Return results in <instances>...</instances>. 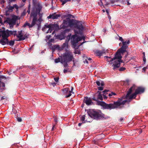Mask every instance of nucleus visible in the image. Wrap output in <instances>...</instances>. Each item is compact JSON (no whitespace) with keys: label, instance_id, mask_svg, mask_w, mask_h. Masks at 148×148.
I'll return each instance as SVG.
<instances>
[{"label":"nucleus","instance_id":"nucleus-1","mask_svg":"<svg viewBox=\"0 0 148 148\" xmlns=\"http://www.w3.org/2000/svg\"><path fill=\"white\" fill-rule=\"evenodd\" d=\"M41 7L38 5V7L36 8L35 11H32L30 14V16L32 18V21L31 24L27 22L25 23V25L28 26L29 28L32 27L35 25L37 26L38 30H39L41 28V22L42 20L41 17H40L38 19L37 15L38 13H39L41 9Z\"/></svg>","mask_w":148,"mask_h":148},{"label":"nucleus","instance_id":"nucleus-2","mask_svg":"<svg viewBox=\"0 0 148 148\" xmlns=\"http://www.w3.org/2000/svg\"><path fill=\"white\" fill-rule=\"evenodd\" d=\"M120 49L116 52L115 55L114 57L113 58H111V57H108L105 56V58H107V61L109 62V64L112 65V66H113V69L114 70L116 69L119 67L120 66V62H122L121 58L122 57L121 56V53H123L120 52Z\"/></svg>","mask_w":148,"mask_h":148},{"label":"nucleus","instance_id":"nucleus-3","mask_svg":"<svg viewBox=\"0 0 148 148\" xmlns=\"http://www.w3.org/2000/svg\"><path fill=\"white\" fill-rule=\"evenodd\" d=\"M88 115L92 118L98 120L105 118V115L100 111H96L90 110L88 111Z\"/></svg>","mask_w":148,"mask_h":148},{"label":"nucleus","instance_id":"nucleus-4","mask_svg":"<svg viewBox=\"0 0 148 148\" xmlns=\"http://www.w3.org/2000/svg\"><path fill=\"white\" fill-rule=\"evenodd\" d=\"M78 33L77 31H75V34L73 35L71 38V44L73 46L74 48L76 47L77 44L82 39L85 40V38L84 36L80 37L77 35Z\"/></svg>","mask_w":148,"mask_h":148},{"label":"nucleus","instance_id":"nucleus-5","mask_svg":"<svg viewBox=\"0 0 148 148\" xmlns=\"http://www.w3.org/2000/svg\"><path fill=\"white\" fill-rule=\"evenodd\" d=\"M136 88V86L135 85H133V86L131 87L129 90L127 91V93L126 96V98L127 99H128L129 100V102H130L131 100L133 98H135L136 97L137 95L138 94L137 93L136 91L134 93L132 94L130 96V95L132 93V91L135 90Z\"/></svg>","mask_w":148,"mask_h":148},{"label":"nucleus","instance_id":"nucleus-6","mask_svg":"<svg viewBox=\"0 0 148 148\" xmlns=\"http://www.w3.org/2000/svg\"><path fill=\"white\" fill-rule=\"evenodd\" d=\"M97 105L102 106L104 109L111 110L116 108L115 101L113 104H107L104 101H98Z\"/></svg>","mask_w":148,"mask_h":148},{"label":"nucleus","instance_id":"nucleus-7","mask_svg":"<svg viewBox=\"0 0 148 148\" xmlns=\"http://www.w3.org/2000/svg\"><path fill=\"white\" fill-rule=\"evenodd\" d=\"M8 29L1 30L0 29V43H5V41L7 40L9 36Z\"/></svg>","mask_w":148,"mask_h":148},{"label":"nucleus","instance_id":"nucleus-8","mask_svg":"<svg viewBox=\"0 0 148 148\" xmlns=\"http://www.w3.org/2000/svg\"><path fill=\"white\" fill-rule=\"evenodd\" d=\"M74 58L73 54L70 51L67 52L63 54L62 57L61 58L62 62H70L73 61L74 62Z\"/></svg>","mask_w":148,"mask_h":148},{"label":"nucleus","instance_id":"nucleus-9","mask_svg":"<svg viewBox=\"0 0 148 148\" xmlns=\"http://www.w3.org/2000/svg\"><path fill=\"white\" fill-rule=\"evenodd\" d=\"M119 40L122 42L123 44L122 46L120 49V51L122 53H124L127 51L126 49L128 47L129 44L130 42V40H128L127 41H125L121 37H119Z\"/></svg>","mask_w":148,"mask_h":148},{"label":"nucleus","instance_id":"nucleus-10","mask_svg":"<svg viewBox=\"0 0 148 148\" xmlns=\"http://www.w3.org/2000/svg\"><path fill=\"white\" fill-rule=\"evenodd\" d=\"M17 19L18 17L16 15H13L12 18H7L6 20L4 21V23H8L10 25V27H11V25H12V27H13L14 25L15 24Z\"/></svg>","mask_w":148,"mask_h":148},{"label":"nucleus","instance_id":"nucleus-11","mask_svg":"<svg viewBox=\"0 0 148 148\" xmlns=\"http://www.w3.org/2000/svg\"><path fill=\"white\" fill-rule=\"evenodd\" d=\"M74 27L75 28L74 29L75 33V31L77 32L78 34H80L82 33V31L84 29V27L81 22L76 21Z\"/></svg>","mask_w":148,"mask_h":148},{"label":"nucleus","instance_id":"nucleus-12","mask_svg":"<svg viewBox=\"0 0 148 148\" xmlns=\"http://www.w3.org/2000/svg\"><path fill=\"white\" fill-rule=\"evenodd\" d=\"M22 32V30L18 32V35L16 34V36L17 38H19V39L18 40H15L16 41H20L23 40L25 39V38L23 36V34Z\"/></svg>","mask_w":148,"mask_h":148},{"label":"nucleus","instance_id":"nucleus-13","mask_svg":"<svg viewBox=\"0 0 148 148\" xmlns=\"http://www.w3.org/2000/svg\"><path fill=\"white\" fill-rule=\"evenodd\" d=\"M84 102L86 103V105L88 106L92 105L93 102L90 97H85L84 99Z\"/></svg>","mask_w":148,"mask_h":148},{"label":"nucleus","instance_id":"nucleus-14","mask_svg":"<svg viewBox=\"0 0 148 148\" xmlns=\"http://www.w3.org/2000/svg\"><path fill=\"white\" fill-rule=\"evenodd\" d=\"M69 26V21L68 20L67 18L66 19L63 20V23L60 27L61 28L64 29Z\"/></svg>","mask_w":148,"mask_h":148},{"label":"nucleus","instance_id":"nucleus-15","mask_svg":"<svg viewBox=\"0 0 148 148\" xmlns=\"http://www.w3.org/2000/svg\"><path fill=\"white\" fill-rule=\"evenodd\" d=\"M129 100L128 99H127V100H124L122 102H121L119 101L116 102L115 101V103L116 104V108H117L118 106H120L121 105L124 104L127 101H128L129 102Z\"/></svg>","mask_w":148,"mask_h":148},{"label":"nucleus","instance_id":"nucleus-16","mask_svg":"<svg viewBox=\"0 0 148 148\" xmlns=\"http://www.w3.org/2000/svg\"><path fill=\"white\" fill-rule=\"evenodd\" d=\"M135 91L138 94H140L144 92L145 91V88L143 87L139 86L135 90Z\"/></svg>","mask_w":148,"mask_h":148},{"label":"nucleus","instance_id":"nucleus-17","mask_svg":"<svg viewBox=\"0 0 148 148\" xmlns=\"http://www.w3.org/2000/svg\"><path fill=\"white\" fill-rule=\"evenodd\" d=\"M5 43H2L1 44L3 45L7 44L11 46H12L14 44V40H11L10 41H9L8 39L7 40L5 41Z\"/></svg>","mask_w":148,"mask_h":148},{"label":"nucleus","instance_id":"nucleus-18","mask_svg":"<svg viewBox=\"0 0 148 148\" xmlns=\"http://www.w3.org/2000/svg\"><path fill=\"white\" fill-rule=\"evenodd\" d=\"M67 19L69 21V26H74V27L76 23V22H74V19H72L70 20L69 18H67Z\"/></svg>","mask_w":148,"mask_h":148},{"label":"nucleus","instance_id":"nucleus-19","mask_svg":"<svg viewBox=\"0 0 148 148\" xmlns=\"http://www.w3.org/2000/svg\"><path fill=\"white\" fill-rule=\"evenodd\" d=\"M5 84L4 82H0V92H2L5 90Z\"/></svg>","mask_w":148,"mask_h":148},{"label":"nucleus","instance_id":"nucleus-20","mask_svg":"<svg viewBox=\"0 0 148 148\" xmlns=\"http://www.w3.org/2000/svg\"><path fill=\"white\" fill-rule=\"evenodd\" d=\"M95 53L98 56H101L103 54L105 53V52L104 51L97 50L95 51Z\"/></svg>","mask_w":148,"mask_h":148},{"label":"nucleus","instance_id":"nucleus-21","mask_svg":"<svg viewBox=\"0 0 148 148\" xmlns=\"http://www.w3.org/2000/svg\"><path fill=\"white\" fill-rule=\"evenodd\" d=\"M109 91L107 90H105L103 91L102 92L103 93V96L104 99H106L107 98V97L106 96L107 94H108V92Z\"/></svg>","mask_w":148,"mask_h":148},{"label":"nucleus","instance_id":"nucleus-22","mask_svg":"<svg viewBox=\"0 0 148 148\" xmlns=\"http://www.w3.org/2000/svg\"><path fill=\"white\" fill-rule=\"evenodd\" d=\"M8 33L9 34V36L10 35H13L14 36H15L17 34V31L16 30L15 31H10L8 29Z\"/></svg>","mask_w":148,"mask_h":148},{"label":"nucleus","instance_id":"nucleus-23","mask_svg":"<svg viewBox=\"0 0 148 148\" xmlns=\"http://www.w3.org/2000/svg\"><path fill=\"white\" fill-rule=\"evenodd\" d=\"M57 26H58V25L57 24L55 25L49 29L46 33H51L52 30L54 29V28Z\"/></svg>","mask_w":148,"mask_h":148},{"label":"nucleus","instance_id":"nucleus-24","mask_svg":"<svg viewBox=\"0 0 148 148\" xmlns=\"http://www.w3.org/2000/svg\"><path fill=\"white\" fill-rule=\"evenodd\" d=\"M98 92H99L98 95H97V99H100L101 101H102L103 100V98L102 96V95L101 94V92H99L98 91Z\"/></svg>","mask_w":148,"mask_h":148},{"label":"nucleus","instance_id":"nucleus-25","mask_svg":"<svg viewBox=\"0 0 148 148\" xmlns=\"http://www.w3.org/2000/svg\"><path fill=\"white\" fill-rule=\"evenodd\" d=\"M55 25H45V27H43L42 28V31H44L45 29V28H49V29L50 28H51L52 27H53V26H54Z\"/></svg>","mask_w":148,"mask_h":148},{"label":"nucleus","instance_id":"nucleus-26","mask_svg":"<svg viewBox=\"0 0 148 148\" xmlns=\"http://www.w3.org/2000/svg\"><path fill=\"white\" fill-rule=\"evenodd\" d=\"M65 36L64 34H63L62 33L58 36V39H60V40H62L65 38Z\"/></svg>","mask_w":148,"mask_h":148},{"label":"nucleus","instance_id":"nucleus-27","mask_svg":"<svg viewBox=\"0 0 148 148\" xmlns=\"http://www.w3.org/2000/svg\"><path fill=\"white\" fill-rule=\"evenodd\" d=\"M96 83L98 86H100V85H101L102 86H104V82L103 81H101V83H100V81H97L96 82Z\"/></svg>","mask_w":148,"mask_h":148},{"label":"nucleus","instance_id":"nucleus-28","mask_svg":"<svg viewBox=\"0 0 148 148\" xmlns=\"http://www.w3.org/2000/svg\"><path fill=\"white\" fill-rule=\"evenodd\" d=\"M8 10L6 12V15H8V14H7V13L9 11L12 12L13 11V10L14 9V7H13V6H11L10 5V6H9L8 8Z\"/></svg>","mask_w":148,"mask_h":148},{"label":"nucleus","instance_id":"nucleus-29","mask_svg":"<svg viewBox=\"0 0 148 148\" xmlns=\"http://www.w3.org/2000/svg\"><path fill=\"white\" fill-rule=\"evenodd\" d=\"M53 19H57L60 16V14H56L55 13H54L53 14Z\"/></svg>","mask_w":148,"mask_h":148},{"label":"nucleus","instance_id":"nucleus-30","mask_svg":"<svg viewBox=\"0 0 148 148\" xmlns=\"http://www.w3.org/2000/svg\"><path fill=\"white\" fill-rule=\"evenodd\" d=\"M59 47V45H56L53 46L51 47V49L53 51H54L57 48H58Z\"/></svg>","mask_w":148,"mask_h":148},{"label":"nucleus","instance_id":"nucleus-31","mask_svg":"<svg viewBox=\"0 0 148 148\" xmlns=\"http://www.w3.org/2000/svg\"><path fill=\"white\" fill-rule=\"evenodd\" d=\"M69 88H66L64 89L63 90V92L66 93L67 94L69 92Z\"/></svg>","mask_w":148,"mask_h":148},{"label":"nucleus","instance_id":"nucleus-32","mask_svg":"<svg viewBox=\"0 0 148 148\" xmlns=\"http://www.w3.org/2000/svg\"><path fill=\"white\" fill-rule=\"evenodd\" d=\"M69 30L68 29H65L61 33L62 34H64L65 36V34L69 32Z\"/></svg>","mask_w":148,"mask_h":148},{"label":"nucleus","instance_id":"nucleus-33","mask_svg":"<svg viewBox=\"0 0 148 148\" xmlns=\"http://www.w3.org/2000/svg\"><path fill=\"white\" fill-rule=\"evenodd\" d=\"M85 115H84L81 117V121L82 122H83V123H85V121H84L85 119Z\"/></svg>","mask_w":148,"mask_h":148},{"label":"nucleus","instance_id":"nucleus-34","mask_svg":"<svg viewBox=\"0 0 148 148\" xmlns=\"http://www.w3.org/2000/svg\"><path fill=\"white\" fill-rule=\"evenodd\" d=\"M62 62L64 64V67H67L68 66V64H67V62Z\"/></svg>","mask_w":148,"mask_h":148},{"label":"nucleus","instance_id":"nucleus-35","mask_svg":"<svg viewBox=\"0 0 148 148\" xmlns=\"http://www.w3.org/2000/svg\"><path fill=\"white\" fill-rule=\"evenodd\" d=\"M100 140L99 139H95L93 140V143L96 144H97V142L99 140Z\"/></svg>","mask_w":148,"mask_h":148},{"label":"nucleus","instance_id":"nucleus-36","mask_svg":"<svg viewBox=\"0 0 148 148\" xmlns=\"http://www.w3.org/2000/svg\"><path fill=\"white\" fill-rule=\"evenodd\" d=\"M6 79V78L4 76L2 75H0V82H1V79Z\"/></svg>","mask_w":148,"mask_h":148},{"label":"nucleus","instance_id":"nucleus-37","mask_svg":"<svg viewBox=\"0 0 148 148\" xmlns=\"http://www.w3.org/2000/svg\"><path fill=\"white\" fill-rule=\"evenodd\" d=\"M108 96H109L111 97V96H112V95H116V94L114 92H111L110 93H109L108 92Z\"/></svg>","mask_w":148,"mask_h":148},{"label":"nucleus","instance_id":"nucleus-38","mask_svg":"<svg viewBox=\"0 0 148 148\" xmlns=\"http://www.w3.org/2000/svg\"><path fill=\"white\" fill-rule=\"evenodd\" d=\"M71 91H69V92L68 93H69L68 95H66V96L65 97L67 98L70 97L71 95Z\"/></svg>","mask_w":148,"mask_h":148},{"label":"nucleus","instance_id":"nucleus-39","mask_svg":"<svg viewBox=\"0 0 148 148\" xmlns=\"http://www.w3.org/2000/svg\"><path fill=\"white\" fill-rule=\"evenodd\" d=\"M60 62V59L59 58H56L55 60V62L56 63H57Z\"/></svg>","mask_w":148,"mask_h":148},{"label":"nucleus","instance_id":"nucleus-40","mask_svg":"<svg viewBox=\"0 0 148 148\" xmlns=\"http://www.w3.org/2000/svg\"><path fill=\"white\" fill-rule=\"evenodd\" d=\"M70 1H71V0H62V4L64 5L67 2Z\"/></svg>","mask_w":148,"mask_h":148},{"label":"nucleus","instance_id":"nucleus-41","mask_svg":"<svg viewBox=\"0 0 148 148\" xmlns=\"http://www.w3.org/2000/svg\"><path fill=\"white\" fill-rule=\"evenodd\" d=\"M68 46V43L65 42L62 45V47L63 48H64L65 47H66Z\"/></svg>","mask_w":148,"mask_h":148},{"label":"nucleus","instance_id":"nucleus-42","mask_svg":"<svg viewBox=\"0 0 148 148\" xmlns=\"http://www.w3.org/2000/svg\"><path fill=\"white\" fill-rule=\"evenodd\" d=\"M16 119L17 121L19 122H21L22 121V119L21 117H17Z\"/></svg>","mask_w":148,"mask_h":148},{"label":"nucleus","instance_id":"nucleus-43","mask_svg":"<svg viewBox=\"0 0 148 148\" xmlns=\"http://www.w3.org/2000/svg\"><path fill=\"white\" fill-rule=\"evenodd\" d=\"M125 68L123 67H121L119 69V71H124L125 69Z\"/></svg>","mask_w":148,"mask_h":148},{"label":"nucleus","instance_id":"nucleus-44","mask_svg":"<svg viewBox=\"0 0 148 148\" xmlns=\"http://www.w3.org/2000/svg\"><path fill=\"white\" fill-rule=\"evenodd\" d=\"M54 79L55 81L56 82H57L58 81L59 78L58 77H55V78H54Z\"/></svg>","mask_w":148,"mask_h":148},{"label":"nucleus","instance_id":"nucleus-45","mask_svg":"<svg viewBox=\"0 0 148 148\" xmlns=\"http://www.w3.org/2000/svg\"><path fill=\"white\" fill-rule=\"evenodd\" d=\"M54 119L55 121L56 122H57L58 121V118L56 116L54 117Z\"/></svg>","mask_w":148,"mask_h":148},{"label":"nucleus","instance_id":"nucleus-46","mask_svg":"<svg viewBox=\"0 0 148 148\" xmlns=\"http://www.w3.org/2000/svg\"><path fill=\"white\" fill-rule=\"evenodd\" d=\"M53 14H50L48 17L47 18H52L53 19Z\"/></svg>","mask_w":148,"mask_h":148},{"label":"nucleus","instance_id":"nucleus-47","mask_svg":"<svg viewBox=\"0 0 148 148\" xmlns=\"http://www.w3.org/2000/svg\"><path fill=\"white\" fill-rule=\"evenodd\" d=\"M13 7H14V8H15L16 9H18V6L16 4L14 5H13Z\"/></svg>","mask_w":148,"mask_h":148},{"label":"nucleus","instance_id":"nucleus-48","mask_svg":"<svg viewBox=\"0 0 148 148\" xmlns=\"http://www.w3.org/2000/svg\"><path fill=\"white\" fill-rule=\"evenodd\" d=\"M98 89L99 90H103V88L102 87H98Z\"/></svg>","mask_w":148,"mask_h":148},{"label":"nucleus","instance_id":"nucleus-49","mask_svg":"<svg viewBox=\"0 0 148 148\" xmlns=\"http://www.w3.org/2000/svg\"><path fill=\"white\" fill-rule=\"evenodd\" d=\"M92 99L94 101H97H97H99L98 100H97L95 97H93L92 98Z\"/></svg>","mask_w":148,"mask_h":148},{"label":"nucleus","instance_id":"nucleus-50","mask_svg":"<svg viewBox=\"0 0 148 148\" xmlns=\"http://www.w3.org/2000/svg\"><path fill=\"white\" fill-rule=\"evenodd\" d=\"M72 16V15L71 14H68L66 16V17H71V16Z\"/></svg>","mask_w":148,"mask_h":148},{"label":"nucleus","instance_id":"nucleus-51","mask_svg":"<svg viewBox=\"0 0 148 148\" xmlns=\"http://www.w3.org/2000/svg\"><path fill=\"white\" fill-rule=\"evenodd\" d=\"M1 97V100H3V99H5L6 98V97L5 96H3V97Z\"/></svg>","mask_w":148,"mask_h":148},{"label":"nucleus","instance_id":"nucleus-52","mask_svg":"<svg viewBox=\"0 0 148 148\" xmlns=\"http://www.w3.org/2000/svg\"><path fill=\"white\" fill-rule=\"evenodd\" d=\"M143 61L144 62V63H145V62H146V59L145 57H143Z\"/></svg>","mask_w":148,"mask_h":148},{"label":"nucleus","instance_id":"nucleus-53","mask_svg":"<svg viewBox=\"0 0 148 148\" xmlns=\"http://www.w3.org/2000/svg\"><path fill=\"white\" fill-rule=\"evenodd\" d=\"M30 9H29V8H28L27 12L28 13V14H29L30 13Z\"/></svg>","mask_w":148,"mask_h":148},{"label":"nucleus","instance_id":"nucleus-54","mask_svg":"<svg viewBox=\"0 0 148 148\" xmlns=\"http://www.w3.org/2000/svg\"><path fill=\"white\" fill-rule=\"evenodd\" d=\"M67 69H64V70L63 72L64 73H66L67 72Z\"/></svg>","mask_w":148,"mask_h":148},{"label":"nucleus","instance_id":"nucleus-55","mask_svg":"<svg viewBox=\"0 0 148 148\" xmlns=\"http://www.w3.org/2000/svg\"><path fill=\"white\" fill-rule=\"evenodd\" d=\"M7 73H8V74L9 75H10L11 74V73L10 72H9V71H8L7 72Z\"/></svg>","mask_w":148,"mask_h":148},{"label":"nucleus","instance_id":"nucleus-56","mask_svg":"<svg viewBox=\"0 0 148 148\" xmlns=\"http://www.w3.org/2000/svg\"><path fill=\"white\" fill-rule=\"evenodd\" d=\"M123 120V118L122 117L120 119V121H121V122Z\"/></svg>","mask_w":148,"mask_h":148},{"label":"nucleus","instance_id":"nucleus-57","mask_svg":"<svg viewBox=\"0 0 148 148\" xmlns=\"http://www.w3.org/2000/svg\"><path fill=\"white\" fill-rule=\"evenodd\" d=\"M127 4L128 5H129L131 4V3L129 2V0H127Z\"/></svg>","mask_w":148,"mask_h":148},{"label":"nucleus","instance_id":"nucleus-58","mask_svg":"<svg viewBox=\"0 0 148 148\" xmlns=\"http://www.w3.org/2000/svg\"><path fill=\"white\" fill-rule=\"evenodd\" d=\"M10 2H12L13 1H14L15 0H9Z\"/></svg>","mask_w":148,"mask_h":148},{"label":"nucleus","instance_id":"nucleus-59","mask_svg":"<svg viewBox=\"0 0 148 148\" xmlns=\"http://www.w3.org/2000/svg\"><path fill=\"white\" fill-rule=\"evenodd\" d=\"M82 123H79V124H78V126H80L82 124Z\"/></svg>","mask_w":148,"mask_h":148},{"label":"nucleus","instance_id":"nucleus-60","mask_svg":"<svg viewBox=\"0 0 148 148\" xmlns=\"http://www.w3.org/2000/svg\"><path fill=\"white\" fill-rule=\"evenodd\" d=\"M5 1L4 0H3L2 1H1V3L2 4H3V3H5Z\"/></svg>","mask_w":148,"mask_h":148},{"label":"nucleus","instance_id":"nucleus-61","mask_svg":"<svg viewBox=\"0 0 148 148\" xmlns=\"http://www.w3.org/2000/svg\"><path fill=\"white\" fill-rule=\"evenodd\" d=\"M51 36L50 35H49V36H47V38H48V39H49V38H50V37Z\"/></svg>","mask_w":148,"mask_h":148},{"label":"nucleus","instance_id":"nucleus-62","mask_svg":"<svg viewBox=\"0 0 148 148\" xmlns=\"http://www.w3.org/2000/svg\"><path fill=\"white\" fill-rule=\"evenodd\" d=\"M147 68V67H144L143 69V70H144V71H145V69H146Z\"/></svg>","mask_w":148,"mask_h":148},{"label":"nucleus","instance_id":"nucleus-63","mask_svg":"<svg viewBox=\"0 0 148 148\" xmlns=\"http://www.w3.org/2000/svg\"><path fill=\"white\" fill-rule=\"evenodd\" d=\"M126 82L127 83H128L129 82V81L128 79H127L126 80Z\"/></svg>","mask_w":148,"mask_h":148},{"label":"nucleus","instance_id":"nucleus-64","mask_svg":"<svg viewBox=\"0 0 148 148\" xmlns=\"http://www.w3.org/2000/svg\"><path fill=\"white\" fill-rule=\"evenodd\" d=\"M143 57H145V52H144L143 53Z\"/></svg>","mask_w":148,"mask_h":148}]
</instances>
